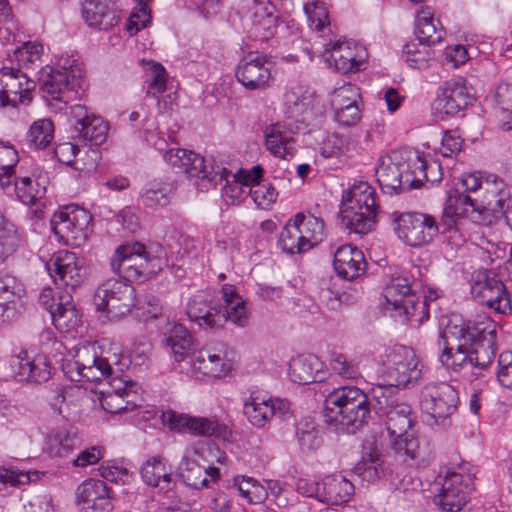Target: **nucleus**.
Instances as JSON below:
<instances>
[{
	"instance_id": "nucleus-1",
	"label": "nucleus",
	"mask_w": 512,
	"mask_h": 512,
	"mask_svg": "<svg viewBox=\"0 0 512 512\" xmlns=\"http://www.w3.org/2000/svg\"><path fill=\"white\" fill-rule=\"evenodd\" d=\"M498 326L488 317L465 320L452 314L439 336V360L448 370L469 380L482 375L496 355Z\"/></svg>"
},
{
	"instance_id": "nucleus-2",
	"label": "nucleus",
	"mask_w": 512,
	"mask_h": 512,
	"mask_svg": "<svg viewBox=\"0 0 512 512\" xmlns=\"http://www.w3.org/2000/svg\"><path fill=\"white\" fill-rule=\"evenodd\" d=\"M113 365L120 366L117 354L111 357L97 355L95 347H81L73 360L62 365L64 374L73 382L108 380V388L101 392V407L109 413L133 411L142 407L143 399L138 384L128 378L112 377Z\"/></svg>"
},
{
	"instance_id": "nucleus-3",
	"label": "nucleus",
	"mask_w": 512,
	"mask_h": 512,
	"mask_svg": "<svg viewBox=\"0 0 512 512\" xmlns=\"http://www.w3.org/2000/svg\"><path fill=\"white\" fill-rule=\"evenodd\" d=\"M511 198L512 186L500 176L480 172L463 174L448 194L442 224L452 229L458 219L469 211L488 213L497 218Z\"/></svg>"
},
{
	"instance_id": "nucleus-4",
	"label": "nucleus",
	"mask_w": 512,
	"mask_h": 512,
	"mask_svg": "<svg viewBox=\"0 0 512 512\" xmlns=\"http://www.w3.org/2000/svg\"><path fill=\"white\" fill-rule=\"evenodd\" d=\"M374 413L385 418L391 446L396 456L408 466L426 467L434 460L431 445L425 439L415 437L411 428V407L399 402L392 389L378 385L374 387Z\"/></svg>"
},
{
	"instance_id": "nucleus-5",
	"label": "nucleus",
	"mask_w": 512,
	"mask_h": 512,
	"mask_svg": "<svg viewBox=\"0 0 512 512\" xmlns=\"http://www.w3.org/2000/svg\"><path fill=\"white\" fill-rule=\"evenodd\" d=\"M165 252L160 245L148 249L139 242L127 243L116 249L111 258V269L128 282H144L162 270Z\"/></svg>"
},
{
	"instance_id": "nucleus-6",
	"label": "nucleus",
	"mask_w": 512,
	"mask_h": 512,
	"mask_svg": "<svg viewBox=\"0 0 512 512\" xmlns=\"http://www.w3.org/2000/svg\"><path fill=\"white\" fill-rule=\"evenodd\" d=\"M40 81L43 98L55 110H63L77 97L83 76L81 63L65 59L58 67L42 68Z\"/></svg>"
},
{
	"instance_id": "nucleus-7",
	"label": "nucleus",
	"mask_w": 512,
	"mask_h": 512,
	"mask_svg": "<svg viewBox=\"0 0 512 512\" xmlns=\"http://www.w3.org/2000/svg\"><path fill=\"white\" fill-rule=\"evenodd\" d=\"M379 375L391 387L408 389L422 379L424 365L412 348L395 345L379 357Z\"/></svg>"
},
{
	"instance_id": "nucleus-8",
	"label": "nucleus",
	"mask_w": 512,
	"mask_h": 512,
	"mask_svg": "<svg viewBox=\"0 0 512 512\" xmlns=\"http://www.w3.org/2000/svg\"><path fill=\"white\" fill-rule=\"evenodd\" d=\"M375 195V189L367 182L354 184L347 191L340 209L346 229L356 234H367L373 229L378 212Z\"/></svg>"
},
{
	"instance_id": "nucleus-9",
	"label": "nucleus",
	"mask_w": 512,
	"mask_h": 512,
	"mask_svg": "<svg viewBox=\"0 0 512 512\" xmlns=\"http://www.w3.org/2000/svg\"><path fill=\"white\" fill-rule=\"evenodd\" d=\"M412 168V158H406L402 152L392 151L380 157L375 175L382 191L401 194L416 189L419 180Z\"/></svg>"
},
{
	"instance_id": "nucleus-10",
	"label": "nucleus",
	"mask_w": 512,
	"mask_h": 512,
	"mask_svg": "<svg viewBox=\"0 0 512 512\" xmlns=\"http://www.w3.org/2000/svg\"><path fill=\"white\" fill-rule=\"evenodd\" d=\"M262 175L263 169L259 165L254 166L250 171L240 169L236 173L218 165H210L204 181L214 187L220 186L221 196L227 205H238L249 196L250 184L260 180Z\"/></svg>"
},
{
	"instance_id": "nucleus-11",
	"label": "nucleus",
	"mask_w": 512,
	"mask_h": 512,
	"mask_svg": "<svg viewBox=\"0 0 512 512\" xmlns=\"http://www.w3.org/2000/svg\"><path fill=\"white\" fill-rule=\"evenodd\" d=\"M93 301L98 312H105L111 319H119L136 306V291L128 281L110 278L96 288Z\"/></svg>"
},
{
	"instance_id": "nucleus-12",
	"label": "nucleus",
	"mask_w": 512,
	"mask_h": 512,
	"mask_svg": "<svg viewBox=\"0 0 512 512\" xmlns=\"http://www.w3.org/2000/svg\"><path fill=\"white\" fill-rule=\"evenodd\" d=\"M462 470L447 471L446 475H439L433 484L434 501L443 512L461 511L474 489L472 474Z\"/></svg>"
},
{
	"instance_id": "nucleus-13",
	"label": "nucleus",
	"mask_w": 512,
	"mask_h": 512,
	"mask_svg": "<svg viewBox=\"0 0 512 512\" xmlns=\"http://www.w3.org/2000/svg\"><path fill=\"white\" fill-rule=\"evenodd\" d=\"M439 226L449 231L442 220L438 224L430 215L420 212H406L394 218V231L397 237L411 247H422L430 243L439 232Z\"/></svg>"
},
{
	"instance_id": "nucleus-14",
	"label": "nucleus",
	"mask_w": 512,
	"mask_h": 512,
	"mask_svg": "<svg viewBox=\"0 0 512 512\" xmlns=\"http://www.w3.org/2000/svg\"><path fill=\"white\" fill-rule=\"evenodd\" d=\"M416 283L407 276L392 278L383 290L384 308L391 317L405 323L417 313L418 297L415 292Z\"/></svg>"
},
{
	"instance_id": "nucleus-15",
	"label": "nucleus",
	"mask_w": 512,
	"mask_h": 512,
	"mask_svg": "<svg viewBox=\"0 0 512 512\" xmlns=\"http://www.w3.org/2000/svg\"><path fill=\"white\" fill-rule=\"evenodd\" d=\"M45 267L53 283L65 292L75 291L86 278L84 259L67 250L54 253Z\"/></svg>"
},
{
	"instance_id": "nucleus-16",
	"label": "nucleus",
	"mask_w": 512,
	"mask_h": 512,
	"mask_svg": "<svg viewBox=\"0 0 512 512\" xmlns=\"http://www.w3.org/2000/svg\"><path fill=\"white\" fill-rule=\"evenodd\" d=\"M458 402V392L446 382L427 383L420 392L421 410L436 424L447 420L456 411Z\"/></svg>"
},
{
	"instance_id": "nucleus-17",
	"label": "nucleus",
	"mask_w": 512,
	"mask_h": 512,
	"mask_svg": "<svg viewBox=\"0 0 512 512\" xmlns=\"http://www.w3.org/2000/svg\"><path fill=\"white\" fill-rule=\"evenodd\" d=\"M70 115L74 141L85 146H99L106 141L108 124L101 116L80 104L70 106Z\"/></svg>"
},
{
	"instance_id": "nucleus-18",
	"label": "nucleus",
	"mask_w": 512,
	"mask_h": 512,
	"mask_svg": "<svg viewBox=\"0 0 512 512\" xmlns=\"http://www.w3.org/2000/svg\"><path fill=\"white\" fill-rule=\"evenodd\" d=\"M92 221L91 214L77 205H69L51 218L50 225L54 234L65 243L85 240L87 229Z\"/></svg>"
},
{
	"instance_id": "nucleus-19",
	"label": "nucleus",
	"mask_w": 512,
	"mask_h": 512,
	"mask_svg": "<svg viewBox=\"0 0 512 512\" xmlns=\"http://www.w3.org/2000/svg\"><path fill=\"white\" fill-rule=\"evenodd\" d=\"M471 293L490 309L506 314L512 310L510 298L504 283L489 270L478 271Z\"/></svg>"
},
{
	"instance_id": "nucleus-20",
	"label": "nucleus",
	"mask_w": 512,
	"mask_h": 512,
	"mask_svg": "<svg viewBox=\"0 0 512 512\" xmlns=\"http://www.w3.org/2000/svg\"><path fill=\"white\" fill-rule=\"evenodd\" d=\"M140 474L146 485L158 489L168 505H177L181 502L177 483L172 478V468L165 458L153 456L147 459L141 466Z\"/></svg>"
},
{
	"instance_id": "nucleus-21",
	"label": "nucleus",
	"mask_w": 512,
	"mask_h": 512,
	"mask_svg": "<svg viewBox=\"0 0 512 512\" xmlns=\"http://www.w3.org/2000/svg\"><path fill=\"white\" fill-rule=\"evenodd\" d=\"M473 100L471 89L463 78L450 79L438 88L432 110L444 120L445 116H455L466 109Z\"/></svg>"
},
{
	"instance_id": "nucleus-22",
	"label": "nucleus",
	"mask_w": 512,
	"mask_h": 512,
	"mask_svg": "<svg viewBox=\"0 0 512 512\" xmlns=\"http://www.w3.org/2000/svg\"><path fill=\"white\" fill-rule=\"evenodd\" d=\"M35 87V81L27 72L14 66H3L0 69V107L29 102Z\"/></svg>"
},
{
	"instance_id": "nucleus-23",
	"label": "nucleus",
	"mask_w": 512,
	"mask_h": 512,
	"mask_svg": "<svg viewBox=\"0 0 512 512\" xmlns=\"http://www.w3.org/2000/svg\"><path fill=\"white\" fill-rule=\"evenodd\" d=\"M243 413L252 426L264 429L273 418L286 420L290 414V403L278 397L262 399L252 393L244 401Z\"/></svg>"
},
{
	"instance_id": "nucleus-24",
	"label": "nucleus",
	"mask_w": 512,
	"mask_h": 512,
	"mask_svg": "<svg viewBox=\"0 0 512 512\" xmlns=\"http://www.w3.org/2000/svg\"><path fill=\"white\" fill-rule=\"evenodd\" d=\"M326 64L341 74L357 72L365 57V50L351 41L330 39L323 44Z\"/></svg>"
},
{
	"instance_id": "nucleus-25",
	"label": "nucleus",
	"mask_w": 512,
	"mask_h": 512,
	"mask_svg": "<svg viewBox=\"0 0 512 512\" xmlns=\"http://www.w3.org/2000/svg\"><path fill=\"white\" fill-rule=\"evenodd\" d=\"M273 66V61L267 56L250 55L239 62L236 78L246 89L263 90L273 81Z\"/></svg>"
},
{
	"instance_id": "nucleus-26",
	"label": "nucleus",
	"mask_w": 512,
	"mask_h": 512,
	"mask_svg": "<svg viewBox=\"0 0 512 512\" xmlns=\"http://www.w3.org/2000/svg\"><path fill=\"white\" fill-rule=\"evenodd\" d=\"M374 388L370 395L364 394L360 398H356L348 408H344L343 414L337 419L335 425L329 426L327 429L336 434H355L363 428L371 418L374 412Z\"/></svg>"
},
{
	"instance_id": "nucleus-27",
	"label": "nucleus",
	"mask_w": 512,
	"mask_h": 512,
	"mask_svg": "<svg viewBox=\"0 0 512 512\" xmlns=\"http://www.w3.org/2000/svg\"><path fill=\"white\" fill-rule=\"evenodd\" d=\"M76 503L82 512H111L114 509L110 487L100 479H87L76 489Z\"/></svg>"
},
{
	"instance_id": "nucleus-28",
	"label": "nucleus",
	"mask_w": 512,
	"mask_h": 512,
	"mask_svg": "<svg viewBox=\"0 0 512 512\" xmlns=\"http://www.w3.org/2000/svg\"><path fill=\"white\" fill-rule=\"evenodd\" d=\"M10 376L18 382L40 384L51 376V367L44 356L30 357L26 351L9 359Z\"/></svg>"
},
{
	"instance_id": "nucleus-29",
	"label": "nucleus",
	"mask_w": 512,
	"mask_h": 512,
	"mask_svg": "<svg viewBox=\"0 0 512 512\" xmlns=\"http://www.w3.org/2000/svg\"><path fill=\"white\" fill-rule=\"evenodd\" d=\"M121 10L116 0H84L82 17L86 24L99 30H110L119 24Z\"/></svg>"
},
{
	"instance_id": "nucleus-30",
	"label": "nucleus",
	"mask_w": 512,
	"mask_h": 512,
	"mask_svg": "<svg viewBox=\"0 0 512 512\" xmlns=\"http://www.w3.org/2000/svg\"><path fill=\"white\" fill-rule=\"evenodd\" d=\"M190 363L194 371L213 377L226 374L231 368L227 359L226 345L222 342L204 347L191 357Z\"/></svg>"
},
{
	"instance_id": "nucleus-31",
	"label": "nucleus",
	"mask_w": 512,
	"mask_h": 512,
	"mask_svg": "<svg viewBox=\"0 0 512 512\" xmlns=\"http://www.w3.org/2000/svg\"><path fill=\"white\" fill-rule=\"evenodd\" d=\"M163 158L165 162L183 172L190 179L204 181L210 169V165L201 155L181 148H171L167 150Z\"/></svg>"
},
{
	"instance_id": "nucleus-32",
	"label": "nucleus",
	"mask_w": 512,
	"mask_h": 512,
	"mask_svg": "<svg viewBox=\"0 0 512 512\" xmlns=\"http://www.w3.org/2000/svg\"><path fill=\"white\" fill-rule=\"evenodd\" d=\"M179 471L184 483L194 489L207 487L209 478L215 481L220 477L218 468L198 463L187 449L179 464Z\"/></svg>"
},
{
	"instance_id": "nucleus-33",
	"label": "nucleus",
	"mask_w": 512,
	"mask_h": 512,
	"mask_svg": "<svg viewBox=\"0 0 512 512\" xmlns=\"http://www.w3.org/2000/svg\"><path fill=\"white\" fill-rule=\"evenodd\" d=\"M266 149L280 159L292 158L296 151V140L293 133L284 123H272L264 129Z\"/></svg>"
},
{
	"instance_id": "nucleus-34",
	"label": "nucleus",
	"mask_w": 512,
	"mask_h": 512,
	"mask_svg": "<svg viewBox=\"0 0 512 512\" xmlns=\"http://www.w3.org/2000/svg\"><path fill=\"white\" fill-rule=\"evenodd\" d=\"M365 394L363 390L356 386H344L334 389L329 393L324 402L323 421L327 428L335 425L337 419L343 414L344 408H348Z\"/></svg>"
},
{
	"instance_id": "nucleus-35",
	"label": "nucleus",
	"mask_w": 512,
	"mask_h": 512,
	"mask_svg": "<svg viewBox=\"0 0 512 512\" xmlns=\"http://www.w3.org/2000/svg\"><path fill=\"white\" fill-rule=\"evenodd\" d=\"M333 266L339 277L351 281L364 274L366 261L361 250L343 245L334 253Z\"/></svg>"
},
{
	"instance_id": "nucleus-36",
	"label": "nucleus",
	"mask_w": 512,
	"mask_h": 512,
	"mask_svg": "<svg viewBox=\"0 0 512 512\" xmlns=\"http://www.w3.org/2000/svg\"><path fill=\"white\" fill-rule=\"evenodd\" d=\"M81 446V438L73 427L52 429L45 438L44 451L51 457L68 458Z\"/></svg>"
},
{
	"instance_id": "nucleus-37",
	"label": "nucleus",
	"mask_w": 512,
	"mask_h": 512,
	"mask_svg": "<svg viewBox=\"0 0 512 512\" xmlns=\"http://www.w3.org/2000/svg\"><path fill=\"white\" fill-rule=\"evenodd\" d=\"M354 495V485L340 474L327 475L321 479L320 502L343 505Z\"/></svg>"
},
{
	"instance_id": "nucleus-38",
	"label": "nucleus",
	"mask_w": 512,
	"mask_h": 512,
	"mask_svg": "<svg viewBox=\"0 0 512 512\" xmlns=\"http://www.w3.org/2000/svg\"><path fill=\"white\" fill-rule=\"evenodd\" d=\"M221 292L225 303L223 308L225 323L230 321L238 327H246L249 323L250 315L247 302L237 293L233 285L225 284Z\"/></svg>"
},
{
	"instance_id": "nucleus-39",
	"label": "nucleus",
	"mask_w": 512,
	"mask_h": 512,
	"mask_svg": "<svg viewBox=\"0 0 512 512\" xmlns=\"http://www.w3.org/2000/svg\"><path fill=\"white\" fill-rule=\"evenodd\" d=\"M322 363L315 355L299 356L290 363L289 376L295 383L307 385L323 380Z\"/></svg>"
},
{
	"instance_id": "nucleus-40",
	"label": "nucleus",
	"mask_w": 512,
	"mask_h": 512,
	"mask_svg": "<svg viewBox=\"0 0 512 512\" xmlns=\"http://www.w3.org/2000/svg\"><path fill=\"white\" fill-rule=\"evenodd\" d=\"M415 34L422 44L434 45L444 37V29L438 19H435L428 8H422L416 16Z\"/></svg>"
},
{
	"instance_id": "nucleus-41",
	"label": "nucleus",
	"mask_w": 512,
	"mask_h": 512,
	"mask_svg": "<svg viewBox=\"0 0 512 512\" xmlns=\"http://www.w3.org/2000/svg\"><path fill=\"white\" fill-rule=\"evenodd\" d=\"M294 218L307 251L324 240L325 224L321 218L304 213H297Z\"/></svg>"
},
{
	"instance_id": "nucleus-42",
	"label": "nucleus",
	"mask_w": 512,
	"mask_h": 512,
	"mask_svg": "<svg viewBox=\"0 0 512 512\" xmlns=\"http://www.w3.org/2000/svg\"><path fill=\"white\" fill-rule=\"evenodd\" d=\"M493 107L498 125L503 131L512 130V84L500 83L493 94Z\"/></svg>"
},
{
	"instance_id": "nucleus-43",
	"label": "nucleus",
	"mask_w": 512,
	"mask_h": 512,
	"mask_svg": "<svg viewBox=\"0 0 512 512\" xmlns=\"http://www.w3.org/2000/svg\"><path fill=\"white\" fill-rule=\"evenodd\" d=\"M175 192L173 182L153 180L147 183L141 191V199L150 208L167 206Z\"/></svg>"
},
{
	"instance_id": "nucleus-44",
	"label": "nucleus",
	"mask_w": 512,
	"mask_h": 512,
	"mask_svg": "<svg viewBox=\"0 0 512 512\" xmlns=\"http://www.w3.org/2000/svg\"><path fill=\"white\" fill-rule=\"evenodd\" d=\"M56 329L68 332L77 325V311L69 292L58 296L57 309L50 315Z\"/></svg>"
},
{
	"instance_id": "nucleus-45",
	"label": "nucleus",
	"mask_w": 512,
	"mask_h": 512,
	"mask_svg": "<svg viewBox=\"0 0 512 512\" xmlns=\"http://www.w3.org/2000/svg\"><path fill=\"white\" fill-rule=\"evenodd\" d=\"M304 12L310 29L320 36L332 35L329 12L322 0H309L304 5Z\"/></svg>"
},
{
	"instance_id": "nucleus-46",
	"label": "nucleus",
	"mask_w": 512,
	"mask_h": 512,
	"mask_svg": "<svg viewBox=\"0 0 512 512\" xmlns=\"http://www.w3.org/2000/svg\"><path fill=\"white\" fill-rule=\"evenodd\" d=\"M192 342V335L182 324H174L166 337V343L171 348L177 362L183 361L188 356Z\"/></svg>"
},
{
	"instance_id": "nucleus-47",
	"label": "nucleus",
	"mask_w": 512,
	"mask_h": 512,
	"mask_svg": "<svg viewBox=\"0 0 512 512\" xmlns=\"http://www.w3.org/2000/svg\"><path fill=\"white\" fill-rule=\"evenodd\" d=\"M20 236L16 225L0 214V265L16 251Z\"/></svg>"
},
{
	"instance_id": "nucleus-48",
	"label": "nucleus",
	"mask_w": 512,
	"mask_h": 512,
	"mask_svg": "<svg viewBox=\"0 0 512 512\" xmlns=\"http://www.w3.org/2000/svg\"><path fill=\"white\" fill-rule=\"evenodd\" d=\"M26 294L24 284L16 276L0 274V302L11 308H16V303L22 301Z\"/></svg>"
},
{
	"instance_id": "nucleus-49",
	"label": "nucleus",
	"mask_w": 512,
	"mask_h": 512,
	"mask_svg": "<svg viewBox=\"0 0 512 512\" xmlns=\"http://www.w3.org/2000/svg\"><path fill=\"white\" fill-rule=\"evenodd\" d=\"M194 436L215 437L226 440L229 435L228 427L215 419L192 416L189 431Z\"/></svg>"
},
{
	"instance_id": "nucleus-50",
	"label": "nucleus",
	"mask_w": 512,
	"mask_h": 512,
	"mask_svg": "<svg viewBox=\"0 0 512 512\" xmlns=\"http://www.w3.org/2000/svg\"><path fill=\"white\" fill-rule=\"evenodd\" d=\"M275 16L260 5L255 6L251 19V35L259 40H268L275 31Z\"/></svg>"
},
{
	"instance_id": "nucleus-51",
	"label": "nucleus",
	"mask_w": 512,
	"mask_h": 512,
	"mask_svg": "<svg viewBox=\"0 0 512 512\" xmlns=\"http://www.w3.org/2000/svg\"><path fill=\"white\" fill-rule=\"evenodd\" d=\"M296 437L300 449L304 453L315 452L322 444V437L315 423L309 419H303L296 426Z\"/></svg>"
},
{
	"instance_id": "nucleus-52",
	"label": "nucleus",
	"mask_w": 512,
	"mask_h": 512,
	"mask_svg": "<svg viewBox=\"0 0 512 512\" xmlns=\"http://www.w3.org/2000/svg\"><path fill=\"white\" fill-rule=\"evenodd\" d=\"M278 244L284 252L291 255L307 251L295 218L288 220L283 227Z\"/></svg>"
},
{
	"instance_id": "nucleus-53",
	"label": "nucleus",
	"mask_w": 512,
	"mask_h": 512,
	"mask_svg": "<svg viewBox=\"0 0 512 512\" xmlns=\"http://www.w3.org/2000/svg\"><path fill=\"white\" fill-rule=\"evenodd\" d=\"M329 365L331 370L342 379L356 380L361 377L359 361L346 354L333 351L330 354Z\"/></svg>"
},
{
	"instance_id": "nucleus-54",
	"label": "nucleus",
	"mask_w": 512,
	"mask_h": 512,
	"mask_svg": "<svg viewBox=\"0 0 512 512\" xmlns=\"http://www.w3.org/2000/svg\"><path fill=\"white\" fill-rule=\"evenodd\" d=\"M403 54L406 63L411 67L419 70L430 67L434 61V53L429 45L418 43H409L405 45Z\"/></svg>"
},
{
	"instance_id": "nucleus-55",
	"label": "nucleus",
	"mask_w": 512,
	"mask_h": 512,
	"mask_svg": "<svg viewBox=\"0 0 512 512\" xmlns=\"http://www.w3.org/2000/svg\"><path fill=\"white\" fill-rule=\"evenodd\" d=\"M412 163V171L415 172L414 174L419 180L416 189L423 186V180L431 184L439 183L442 180L443 173L441 165L437 161H426L419 155H416L412 158Z\"/></svg>"
},
{
	"instance_id": "nucleus-56",
	"label": "nucleus",
	"mask_w": 512,
	"mask_h": 512,
	"mask_svg": "<svg viewBox=\"0 0 512 512\" xmlns=\"http://www.w3.org/2000/svg\"><path fill=\"white\" fill-rule=\"evenodd\" d=\"M145 88L149 96L157 97L166 90L167 75L165 68L158 62L149 61L145 67Z\"/></svg>"
},
{
	"instance_id": "nucleus-57",
	"label": "nucleus",
	"mask_w": 512,
	"mask_h": 512,
	"mask_svg": "<svg viewBox=\"0 0 512 512\" xmlns=\"http://www.w3.org/2000/svg\"><path fill=\"white\" fill-rule=\"evenodd\" d=\"M54 139V124L50 119L43 118L35 121L29 131L28 140L35 149H44Z\"/></svg>"
},
{
	"instance_id": "nucleus-58",
	"label": "nucleus",
	"mask_w": 512,
	"mask_h": 512,
	"mask_svg": "<svg viewBox=\"0 0 512 512\" xmlns=\"http://www.w3.org/2000/svg\"><path fill=\"white\" fill-rule=\"evenodd\" d=\"M13 191L23 204L32 205L45 195L46 187L38 181L34 185L30 177H21L15 182Z\"/></svg>"
},
{
	"instance_id": "nucleus-59",
	"label": "nucleus",
	"mask_w": 512,
	"mask_h": 512,
	"mask_svg": "<svg viewBox=\"0 0 512 512\" xmlns=\"http://www.w3.org/2000/svg\"><path fill=\"white\" fill-rule=\"evenodd\" d=\"M187 450L197 459L202 460L207 466H213L214 463L225 464L227 455L216 444L210 442H198Z\"/></svg>"
},
{
	"instance_id": "nucleus-60",
	"label": "nucleus",
	"mask_w": 512,
	"mask_h": 512,
	"mask_svg": "<svg viewBox=\"0 0 512 512\" xmlns=\"http://www.w3.org/2000/svg\"><path fill=\"white\" fill-rule=\"evenodd\" d=\"M248 193L254 203L261 209H268L275 203L278 196V192L271 183H261L259 180L250 184Z\"/></svg>"
},
{
	"instance_id": "nucleus-61",
	"label": "nucleus",
	"mask_w": 512,
	"mask_h": 512,
	"mask_svg": "<svg viewBox=\"0 0 512 512\" xmlns=\"http://www.w3.org/2000/svg\"><path fill=\"white\" fill-rule=\"evenodd\" d=\"M286 105L288 107L290 117L306 119V115L313 111L314 99L312 94L306 93L299 95L297 92H291L286 97Z\"/></svg>"
},
{
	"instance_id": "nucleus-62",
	"label": "nucleus",
	"mask_w": 512,
	"mask_h": 512,
	"mask_svg": "<svg viewBox=\"0 0 512 512\" xmlns=\"http://www.w3.org/2000/svg\"><path fill=\"white\" fill-rule=\"evenodd\" d=\"M43 52V46L38 43L26 42L21 47H18L13 52L14 61L17 62L19 69H28L37 61H40ZM13 63V59L9 60Z\"/></svg>"
},
{
	"instance_id": "nucleus-63",
	"label": "nucleus",
	"mask_w": 512,
	"mask_h": 512,
	"mask_svg": "<svg viewBox=\"0 0 512 512\" xmlns=\"http://www.w3.org/2000/svg\"><path fill=\"white\" fill-rule=\"evenodd\" d=\"M148 3L149 2H137V7L131 12L126 22V30L130 35H135L150 22Z\"/></svg>"
},
{
	"instance_id": "nucleus-64",
	"label": "nucleus",
	"mask_w": 512,
	"mask_h": 512,
	"mask_svg": "<svg viewBox=\"0 0 512 512\" xmlns=\"http://www.w3.org/2000/svg\"><path fill=\"white\" fill-rule=\"evenodd\" d=\"M199 327L208 328L211 330H219L224 327L225 317L223 315V307L216 301L212 303L206 312L198 320Z\"/></svg>"
}]
</instances>
